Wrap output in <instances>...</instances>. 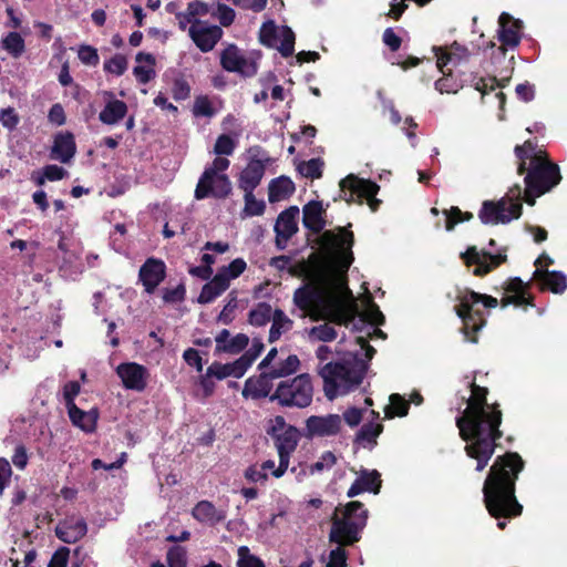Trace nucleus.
Returning <instances> with one entry per match:
<instances>
[{"instance_id": "1", "label": "nucleus", "mask_w": 567, "mask_h": 567, "mask_svg": "<svg viewBox=\"0 0 567 567\" xmlns=\"http://www.w3.org/2000/svg\"><path fill=\"white\" fill-rule=\"evenodd\" d=\"M324 262L313 271L308 282L293 293V303L301 318L324 321L305 330L310 342H331L338 337L333 326L348 324L357 308L346 282V274L353 261V234L346 228L338 233L326 230L320 236Z\"/></svg>"}, {"instance_id": "2", "label": "nucleus", "mask_w": 567, "mask_h": 567, "mask_svg": "<svg viewBox=\"0 0 567 567\" xmlns=\"http://www.w3.org/2000/svg\"><path fill=\"white\" fill-rule=\"evenodd\" d=\"M487 390L475 383L471 384V396L466 408L456 419L461 437L466 442L465 452L476 460V471L482 472L492 458L496 440L502 436L499 425L502 413L494 405L486 403Z\"/></svg>"}, {"instance_id": "3", "label": "nucleus", "mask_w": 567, "mask_h": 567, "mask_svg": "<svg viewBox=\"0 0 567 567\" xmlns=\"http://www.w3.org/2000/svg\"><path fill=\"white\" fill-rule=\"evenodd\" d=\"M523 467L524 462L517 453L498 456L491 466L483 485V496L492 516L509 517L522 513V505L515 497V482Z\"/></svg>"}, {"instance_id": "4", "label": "nucleus", "mask_w": 567, "mask_h": 567, "mask_svg": "<svg viewBox=\"0 0 567 567\" xmlns=\"http://www.w3.org/2000/svg\"><path fill=\"white\" fill-rule=\"evenodd\" d=\"M364 358L359 353H349L341 360L318 365V374L323 380V392L329 400L346 395L355 390L362 382L368 369V361L372 359L375 350L364 337L357 338Z\"/></svg>"}, {"instance_id": "5", "label": "nucleus", "mask_w": 567, "mask_h": 567, "mask_svg": "<svg viewBox=\"0 0 567 567\" xmlns=\"http://www.w3.org/2000/svg\"><path fill=\"white\" fill-rule=\"evenodd\" d=\"M368 520V511L357 501L349 502L342 516H336L329 534L330 543L338 546L330 550L326 567H347L348 555L344 546H351L361 539V533Z\"/></svg>"}, {"instance_id": "6", "label": "nucleus", "mask_w": 567, "mask_h": 567, "mask_svg": "<svg viewBox=\"0 0 567 567\" xmlns=\"http://www.w3.org/2000/svg\"><path fill=\"white\" fill-rule=\"evenodd\" d=\"M515 154L520 159L518 173L526 169L525 159L529 158V169L525 176V202L535 204V198L550 190L560 182L559 168L550 163L542 152L536 153L530 142L515 147Z\"/></svg>"}, {"instance_id": "7", "label": "nucleus", "mask_w": 567, "mask_h": 567, "mask_svg": "<svg viewBox=\"0 0 567 567\" xmlns=\"http://www.w3.org/2000/svg\"><path fill=\"white\" fill-rule=\"evenodd\" d=\"M455 300L457 303L454 309L456 315L462 319V331L466 340L476 342V338L472 334L478 332L485 326L484 312L478 308L482 305L485 308H495L498 300L488 295H482L470 289H457Z\"/></svg>"}, {"instance_id": "8", "label": "nucleus", "mask_w": 567, "mask_h": 567, "mask_svg": "<svg viewBox=\"0 0 567 567\" xmlns=\"http://www.w3.org/2000/svg\"><path fill=\"white\" fill-rule=\"evenodd\" d=\"M523 192L515 185L498 200H484L478 212V218L484 225L508 224L522 215Z\"/></svg>"}, {"instance_id": "9", "label": "nucleus", "mask_w": 567, "mask_h": 567, "mask_svg": "<svg viewBox=\"0 0 567 567\" xmlns=\"http://www.w3.org/2000/svg\"><path fill=\"white\" fill-rule=\"evenodd\" d=\"M230 165L229 159L216 157L206 166L195 189V198L200 200L209 196L225 198L231 192V182L226 174Z\"/></svg>"}, {"instance_id": "10", "label": "nucleus", "mask_w": 567, "mask_h": 567, "mask_svg": "<svg viewBox=\"0 0 567 567\" xmlns=\"http://www.w3.org/2000/svg\"><path fill=\"white\" fill-rule=\"evenodd\" d=\"M268 434L275 440L279 456V465L274 472V476L281 477L290 461V455L295 452L299 442V431L297 427L286 423V420L281 415H277L269 421Z\"/></svg>"}, {"instance_id": "11", "label": "nucleus", "mask_w": 567, "mask_h": 567, "mask_svg": "<svg viewBox=\"0 0 567 567\" xmlns=\"http://www.w3.org/2000/svg\"><path fill=\"white\" fill-rule=\"evenodd\" d=\"M313 386L308 373H301L292 379L281 381L271 400H277L282 406L303 409L311 404Z\"/></svg>"}, {"instance_id": "12", "label": "nucleus", "mask_w": 567, "mask_h": 567, "mask_svg": "<svg viewBox=\"0 0 567 567\" xmlns=\"http://www.w3.org/2000/svg\"><path fill=\"white\" fill-rule=\"evenodd\" d=\"M295 33L287 25H277L274 20L262 23L259 30V41L262 45L276 49L284 58L295 52Z\"/></svg>"}, {"instance_id": "13", "label": "nucleus", "mask_w": 567, "mask_h": 567, "mask_svg": "<svg viewBox=\"0 0 567 567\" xmlns=\"http://www.w3.org/2000/svg\"><path fill=\"white\" fill-rule=\"evenodd\" d=\"M247 153L248 163L239 175L238 186L243 192H254L265 175L270 157L259 145L249 147Z\"/></svg>"}, {"instance_id": "14", "label": "nucleus", "mask_w": 567, "mask_h": 567, "mask_svg": "<svg viewBox=\"0 0 567 567\" xmlns=\"http://www.w3.org/2000/svg\"><path fill=\"white\" fill-rule=\"evenodd\" d=\"M340 187L347 202H354L355 197L365 198L372 212L378 209L380 200L375 195L380 187L377 183L350 174L340 182Z\"/></svg>"}, {"instance_id": "15", "label": "nucleus", "mask_w": 567, "mask_h": 567, "mask_svg": "<svg viewBox=\"0 0 567 567\" xmlns=\"http://www.w3.org/2000/svg\"><path fill=\"white\" fill-rule=\"evenodd\" d=\"M220 65L224 70L243 76H252L258 71L257 58L252 53L241 51L235 44H228L220 52Z\"/></svg>"}, {"instance_id": "16", "label": "nucleus", "mask_w": 567, "mask_h": 567, "mask_svg": "<svg viewBox=\"0 0 567 567\" xmlns=\"http://www.w3.org/2000/svg\"><path fill=\"white\" fill-rule=\"evenodd\" d=\"M115 372L126 390L143 392L147 386L150 372L140 363L123 362L116 367Z\"/></svg>"}, {"instance_id": "17", "label": "nucleus", "mask_w": 567, "mask_h": 567, "mask_svg": "<svg viewBox=\"0 0 567 567\" xmlns=\"http://www.w3.org/2000/svg\"><path fill=\"white\" fill-rule=\"evenodd\" d=\"M224 32L220 27L210 24L207 21L194 23L188 28V35L202 52H210Z\"/></svg>"}, {"instance_id": "18", "label": "nucleus", "mask_w": 567, "mask_h": 567, "mask_svg": "<svg viewBox=\"0 0 567 567\" xmlns=\"http://www.w3.org/2000/svg\"><path fill=\"white\" fill-rule=\"evenodd\" d=\"M342 429V417L338 414L311 415L306 421L307 437L337 435Z\"/></svg>"}, {"instance_id": "19", "label": "nucleus", "mask_w": 567, "mask_h": 567, "mask_svg": "<svg viewBox=\"0 0 567 567\" xmlns=\"http://www.w3.org/2000/svg\"><path fill=\"white\" fill-rule=\"evenodd\" d=\"M299 208L290 206L281 212L275 224L276 246L285 249L288 240L298 231Z\"/></svg>"}, {"instance_id": "20", "label": "nucleus", "mask_w": 567, "mask_h": 567, "mask_svg": "<svg viewBox=\"0 0 567 567\" xmlns=\"http://www.w3.org/2000/svg\"><path fill=\"white\" fill-rule=\"evenodd\" d=\"M461 257L467 266L475 265L473 270L475 276H483L489 272L506 259L505 255H492L489 252L478 251L476 247L467 248Z\"/></svg>"}, {"instance_id": "21", "label": "nucleus", "mask_w": 567, "mask_h": 567, "mask_svg": "<svg viewBox=\"0 0 567 567\" xmlns=\"http://www.w3.org/2000/svg\"><path fill=\"white\" fill-rule=\"evenodd\" d=\"M166 277V265L162 259L150 257L141 266L138 279L147 293H153Z\"/></svg>"}, {"instance_id": "22", "label": "nucleus", "mask_w": 567, "mask_h": 567, "mask_svg": "<svg viewBox=\"0 0 567 567\" xmlns=\"http://www.w3.org/2000/svg\"><path fill=\"white\" fill-rule=\"evenodd\" d=\"M104 101V107L99 114V120L105 125H117L127 114V105L124 101L116 99L112 91L105 90L101 92Z\"/></svg>"}, {"instance_id": "23", "label": "nucleus", "mask_w": 567, "mask_h": 567, "mask_svg": "<svg viewBox=\"0 0 567 567\" xmlns=\"http://www.w3.org/2000/svg\"><path fill=\"white\" fill-rule=\"evenodd\" d=\"M381 484V475L377 470L361 468L357 472V478L348 489L347 496L351 498L364 492L379 494Z\"/></svg>"}, {"instance_id": "24", "label": "nucleus", "mask_w": 567, "mask_h": 567, "mask_svg": "<svg viewBox=\"0 0 567 567\" xmlns=\"http://www.w3.org/2000/svg\"><path fill=\"white\" fill-rule=\"evenodd\" d=\"M433 51L436 58V66L439 70L447 66L449 64L457 66L466 61L471 56L468 49L457 42H454L449 48L434 47Z\"/></svg>"}, {"instance_id": "25", "label": "nucleus", "mask_w": 567, "mask_h": 567, "mask_svg": "<svg viewBox=\"0 0 567 567\" xmlns=\"http://www.w3.org/2000/svg\"><path fill=\"white\" fill-rule=\"evenodd\" d=\"M86 522L83 518L69 517L55 527L56 537L66 544H73L85 536Z\"/></svg>"}, {"instance_id": "26", "label": "nucleus", "mask_w": 567, "mask_h": 567, "mask_svg": "<svg viewBox=\"0 0 567 567\" xmlns=\"http://www.w3.org/2000/svg\"><path fill=\"white\" fill-rule=\"evenodd\" d=\"M498 39L503 47L511 49L517 47L520 41V21L514 20L512 16L503 12L498 19Z\"/></svg>"}, {"instance_id": "27", "label": "nucleus", "mask_w": 567, "mask_h": 567, "mask_svg": "<svg viewBox=\"0 0 567 567\" xmlns=\"http://www.w3.org/2000/svg\"><path fill=\"white\" fill-rule=\"evenodd\" d=\"M192 515L202 524L215 526L226 519L227 513L209 501H200L193 507Z\"/></svg>"}, {"instance_id": "28", "label": "nucleus", "mask_w": 567, "mask_h": 567, "mask_svg": "<svg viewBox=\"0 0 567 567\" xmlns=\"http://www.w3.org/2000/svg\"><path fill=\"white\" fill-rule=\"evenodd\" d=\"M76 145L74 136L70 132L55 135L51 148V158L61 163H69L75 155Z\"/></svg>"}, {"instance_id": "29", "label": "nucleus", "mask_w": 567, "mask_h": 567, "mask_svg": "<svg viewBox=\"0 0 567 567\" xmlns=\"http://www.w3.org/2000/svg\"><path fill=\"white\" fill-rule=\"evenodd\" d=\"M272 380H275V378L270 377V371H261L259 377L248 378L245 382L243 395L252 399L268 396L272 389Z\"/></svg>"}, {"instance_id": "30", "label": "nucleus", "mask_w": 567, "mask_h": 567, "mask_svg": "<svg viewBox=\"0 0 567 567\" xmlns=\"http://www.w3.org/2000/svg\"><path fill=\"white\" fill-rule=\"evenodd\" d=\"M324 208L321 202L311 200L302 208V223L306 228L315 234H319L326 226L323 219Z\"/></svg>"}, {"instance_id": "31", "label": "nucleus", "mask_w": 567, "mask_h": 567, "mask_svg": "<svg viewBox=\"0 0 567 567\" xmlns=\"http://www.w3.org/2000/svg\"><path fill=\"white\" fill-rule=\"evenodd\" d=\"M534 278L543 288H547L554 293H563L567 289V276L561 271L537 268L534 271Z\"/></svg>"}, {"instance_id": "32", "label": "nucleus", "mask_w": 567, "mask_h": 567, "mask_svg": "<svg viewBox=\"0 0 567 567\" xmlns=\"http://www.w3.org/2000/svg\"><path fill=\"white\" fill-rule=\"evenodd\" d=\"M209 372L214 373L216 380H224L233 377L239 379L247 372V368L239 358L230 363H220L218 361L213 362L209 365Z\"/></svg>"}, {"instance_id": "33", "label": "nucleus", "mask_w": 567, "mask_h": 567, "mask_svg": "<svg viewBox=\"0 0 567 567\" xmlns=\"http://www.w3.org/2000/svg\"><path fill=\"white\" fill-rule=\"evenodd\" d=\"M135 60L137 65L134 66L133 74L140 83H148L152 79L155 78L154 56L151 53L138 52L135 56Z\"/></svg>"}, {"instance_id": "34", "label": "nucleus", "mask_w": 567, "mask_h": 567, "mask_svg": "<svg viewBox=\"0 0 567 567\" xmlns=\"http://www.w3.org/2000/svg\"><path fill=\"white\" fill-rule=\"evenodd\" d=\"M293 182L286 176L272 179L268 187V199L270 203L281 202L295 193Z\"/></svg>"}, {"instance_id": "35", "label": "nucleus", "mask_w": 567, "mask_h": 567, "mask_svg": "<svg viewBox=\"0 0 567 567\" xmlns=\"http://www.w3.org/2000/svg\"><path fill=\"white\" fill-rule=\"evenodd\" d=\"M68 414L73 425L80 427L84 432L90 433L95 430L97 421V413L95 411H83L75 404H72V406L68 409Z\"/></svg>"}, {"instance_id": "36", "label": "nucleus", "mask_w": 567, "mask_h": 567, "mask_svg": "<svg viewBox=\"0 0 567 567\" xmlns=\"http://www.w3.org/2000/svg\"><path fill=\"white\" fill-rule=\"evenodd\" d=\"M229 285L221 275L216 274L210 281L204 285L199 296L198 302L202 305L213 302L217 297L228 289Z\"/></svg>"}, {"instance_id": "37", "label": "nucleus", "mask_w": 567, "mask_h": 567, "mask_svg": "<svg viewBox=\"0 0 567 567\" xmlns=\"http://www.w3.org/2000/svg\"><path fill=\"white\" fill-rule=\"evenodd\" d=\"M271 327L269 331V342L277 341L284 333L290 331L293 321L280 309H276L271 317Z\"/></svg>"}, {"instance_id": "38", "label": "nucleus", "mask_w": 567, "mask_h": 567, "mask_svg": "<svg viewBox=\"0 0 567 567\" xmlns=\"http://www.w3.org/2000/svg\"><path fill=\"white\" fill-rule=\"evenodd\" d=\"M506 290L513 295L507 296L502 300L503 308L509 305L520 307L528 303V300L525 297L524 282L519 278L511 279L507 284Z\"/></svg>"}, {"instance_id": "39", "label": "nucleus", "mask_w": 567, "mask_h": 567, "mask_svg": "<svg viewBox=\"0 0 567 567\" xmlns=\"http://www.w3.org/2000/svg\"><path fill=\"white\" fill-rule=\"evenodd\" d=\"M363 319L369 322V330H372V333L380 337L385 338V334L378 328L384 322V316L380 311L379 307L373 303L370 299L368 300L367 308L363 312Z\"/></svg>"}, {"instance_id": "40", "label": "nucleus", "mask_w": 567, "mask_h": 567, "mask_svg": "<svg viewBox=\"0 0 567 567\" xmlns=\"http://www.w3.org/2000/svg\"><path fill=\"white\" fill-rule=\"evenodd\" d=\"M274 315L271 306L267 302H259L248 313V322L255 327L267 324Z\"/></svg>"}, {"instance_id": "41", "label": "nucleus", "mask_w": 567, "mask_h": 567, "mask_svg": "<svg viewBox=\"0 0 567 567\" xmlns=\"http://www.w3.org/2000/svg\"><path fill=\"white\" fill-rule=\"evenodd\" d=\"M300 368V360L296 354L288 355L284 361L270 370V377L275 379L286 378L296 373Z\"/></svg>"}, {"instance_id": "42", "label": "nucleus", "mask_w": 567, "mask_h": 567, "mask_svg": "<svg viewBox=\"0 0 567 567\" xmlns=\"http://www.w3.org/2000/svg\"><path fill=\"white\" fill-rule=\"evenodd\" d=\"M390 404L385 408V416H405L409 412V402L400 394L394 393L389 398Z\"/></svg>"}, {"instance_id": "43", "label": "nucleus", "mask_w": 567, "mask_h": 567, "mask_svg": "<svg viewBox=\"0 0 567 567\" xmlns=\"http://www.w3.org/2000/svg\"><path fill=\"white\" fill-rule=\"evenodd\" d=\"M245 206L243 214L246 217L261 216L265 213L266 204L262 199H257L254 192H244Z\"/></svg>"}, {"instance_id": "44", "label": "nucleus", "mask_w": 567, "mask_h": 567, "mask_svg": "<svg viewBox=\"0 0 567 567\" xmlns=\"http://www.w3.org/2000/svg\"><path fill=\"white\" fill-rule=\"evenodd\" d=\"M247 268V264L243 258L234 259L229 265L223 266L217 274L230 285V281L238 278Z\"/></svg>"}, {"instance_id": "45", "label": "nucleus", "mask_w": 567, "mask_h": 567, "mask_svg": "<svg viewBox=\"0 0 567 567\" xmlns=\"http://www.w3.org/2000/svg\"><path fill=\"white\" fill-rule=\"evenodd\" d=\"M2 47L13 58H19L25 50L23 38L18 32H10L2 40Z\"/></svg>"}, {"instance_id": "46", "label": "nucleus", "mask_w": 567, "mask_h": 567, "mask_svg": "<svg viewBox=\"0 0 567 567\" xmlns=\"http://www.w3.org/2000/svg\"><path fill=\"white\" fill-rule=\"evenodd\" d=\"M382 432V425L379 423H367L364 424L357 434V440L361 442L364 446L367 444L373 445L375 443V439Z\"/></svg>"}, {"instance_id": "47", "label": "nucleus", "mask_w": 567, "mask_h": 567, "mask_svg": "<svg viewBox=\"0 0 567 567\" xmlns=\"http://www.w3.org/2000/svg\"><path fill=\"white\" fill-rule=\"evenodd\" d=\"M440 71L443 73V76L435 82V89L440 93H456L460 89H462V83L451 73H446L444 68H442Z\"/></svg>"}, {"instance_id": "48", "label": "nucleus", "mask_w": 567, "mask_h": 567, "mask_svg": "<svg viewBox=\"0 0 567 567\" xmlns=\"http://www.w3.org/2000/svg\"><path fill=\"white\" fill-rule=\"evenodd\" d=\"M127 59L122 54H115L104 62L103 69L106 73L121 76L127 70Z\"/></svg>"}, {"instance_id": "49", "label": "nucleus", "mask_w": 567, "mask_h": 567, "mask_svg": "<svg viewBox=\"0 0 567 567\" xmlns=\"http://www.w3.org/2000/svg\"><path fill=\"white\" fill-rule=\"evenodd\" d=\"M237 141L235 138L227 134H221L216 140L214 145V153L218 155L217 157L229 156L234 153Z\"/></svg>"}, {"instance_id": "50", "label": "nucleus", "mask_w": 567, "mask_h": 567, "mask_svg": "<svg viewBox=\"0 0 567 567\" xmlns=\"http://www.w3.org/2000/svg\"><path fill=\"white\" fill-rule=\"evenodd\" d=\"M237 567H265L262 560L252 555L247 546H240L237 550Z\"/></svg>"}, {"instance_id": "51", "label": "nucleus", "mask_w": 567, "mask_h": 567, "mask_svg": "<svg viewBox=\"0 0 567 567\" xmlns=\"http://www.w3.org/2000/svg\"><path fill=\"white\" fill-rule=\"evenodd\" d=\"M249 344V337L245 333H237L234 337H230L227 344L223 348L221 353L228 354H237L245 350Z\"/></svg>"}, {"instance_id": "52", "label": "nucleus", "mask_w": 567, "mask_h": 567, "mask_svg": "<svg viewBox=\"0 0 567 567\" xmlns=\"http://www.w3.org/2000/svg\"><path fill=\"white\" fill-rule=\"evenodd\" d=\"M336 463L337 456L330 451L324 452L317 462L309 466V473L315 474L329 471Z\"/></svg>"}, {"instance_id": "53", "label": "nucleus", "mask_w": 567, "mask_h": 567, "mask_svg": "<svg viewBox=\"0 0 567 567\" xmlns=\"http://www.w3.org/2000/svg\"><path fill=\"white\" fill-rule=\"evenodd\" d=\"M265 346L260 339L254 338L250 348L239 359L244 361L247 370L264 351Z\"/></svg>"}, {"instance_id": "54", "label": "nucleus", "mask_w": 567, "mask_h": 567, "mask_svg": "<svg viewBox=\"0 0 567 567\" xmlns=\"http://www.w3.org/2000/svg\"><path fill=\"white\" fill-rule=\"evenodd\" d=\"M78 56L83 64L89 66H96L100 62L97 50L91 45H80Z\"/></svg>"}, {"instance_id": "55", "label": "nucleus", "mask_w": 567, "mask_h": 567, "mask_svg": "<svg viewBox=\"0 0 567 567\" xmlns=\"http://www.w3.org/2000/svg\"><path fill=\"white\" fill-rule=\"evenodd\" d=\"M167 563L169 567H186V550L181 546H174L167 551Z\"/></svg>"}, {"instance_id": "56", "label": "nucleus", "mask_w": 567, "mask_h": 567, "mask_svg": "<svg viewBox=\"0 0 567 567\" xmlns=\"http://www.w3.org/2000/svg\"><path fill=\"white\" fill-rule=\"evenodd\" d=\"M300 173L310 178H318L322 174V162L319 158H311L299 166Z\"/></svg>"}, {"instance_id": "57", "label": "nucleus", "mask_w": 567, "mask_h": 567, "mask_svg": "<svg viewBox=\"0 0 567 567\" xmlns=\"http://www.w3.org/2000/svg\"><path fill=\"white\" fill-rule=\"evenodd\" d=\"M19 115L17 114L16 110L13 107H7L0 110V124L12 131L17 127L19 124Z\"/></svg>"}, {"instance_id": "58", "label": "nucleus", "mask_w": 567, "mask_h": 567, "mask_svg": "<svg viewBox=\"0 0 567 567\" xmlns=\"http://www.w3.org/2000/svg\"><path fill=\"white\" fill-rule=\"evenodd\" d=\"M70 559V548L59 547L51 556L48 567H68Z\"/></svg>"}, {"instance_id": "59", "label": "nucleus", "mask_w": 567, "mask_h": 567, "mask_svg": "<svg viewBox=\"0 0 567 567\" xmlns=\"http://www.w3.org/2000/svg\"><path fill=\"white\" fill-rule=\"evenodd\" d=\"M237 308V298L230 297L223 310L217 317V321L223 324H230L234 320V312Z\"/></svg>"}, {"instance_id": "60", "label": "nucleus", "mask_w": 567, "mask_h": 567, "mask_svg": "<svg viewBox=\"0 0 567 567\" xmlns=\"http://www.w3.org/2000/svg\"><path fill=\"white\" fill-rule=\"evenodd\" d=\"M446 215V230H452L454 226L465 219H470L472 217L471 214H463L460 208L452 207L450 210L445 212Z\"/></svg>"}, {"instance_id": "61", "label": "nucleus", "mask_w": 567, "mask_h": 567, "mask_svg": "<svg viewBox=\"0 0 567 567\" xmlns=\"http://www.w3.org/2000/svg\"><path fill=\"white\" fill-rule=\"evenodd\" d=\"M244 477L250 483H265L268 474L264 472L260 465L254 464L245 470Z\"/></svg>"}, {"instance_id": "62", "label": "nucleus", "mask_w": 567, "mask_h": 567, "mask_svg": "<svg viewBox=\"0 0 567 567\" xmlns=\"http://www.w3.org/2000/svg\"><path fill=\"white\" fill-rule=\"evenodd\" d=\"M193 113L195 116L212 117L215 114V111L207 97H198L194 103Z\"/></svg>"}, {"instance_id": "63", "label": "nucleus", "mask_w": 567, "mask_h": 567, "mask_svg": "<svg viewBox=\"0 0 567 567\" xmlns=\"http://www.w3.org/2000/svg\"><path fill=\"white\" fill-rule=\"evenodd\" d=\"M215 375L214 373H210L209 372V367L206 369V372L204 374L200 375L199 378V385L202 388V391H203V395L204 398H209L213 395L214 391H215Z\"/></svg>"}, {"instance_id": "64", "label": "nucleus", "mask_w": 567, "mask_h": 567, "mask_svg": "<svg viewBox=\"0 0 567 567\" xmlns=\"http://www.w3.org/2000/svg\"><path fill=\"white\" fill-rule=\"evenodd\" d=\"M80 383L78 381H70L63 386V399L66 409L71 408L74 403V399L80 392Z\"/></svg>"}]
</instances>
